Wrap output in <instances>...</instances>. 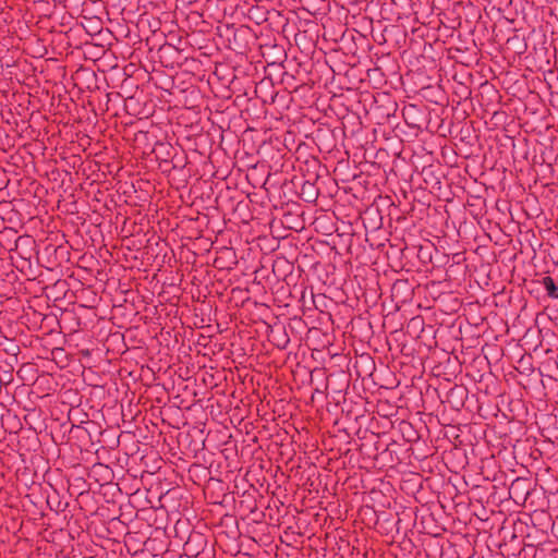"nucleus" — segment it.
Returning <instances> with one entry per match:
<instances>
[{"mask_svg": "<svg viewBox=\"0 0 558 558\" xmlns=\"http://www.w3.org/2000/svg\"><path fill=\"white\" fill-rule=\"evenodd\" d=\"M436 242L438 241L433 238L423 236L421 239V274H444V269L439 265L444 256L437 250Z\"/></svg>", "mask_w": 558, "mask_h": 558, "instance_id": "nucleus-7", "label": "nucleus"}, {"mask_svg": "<svg viewBox=\"0 0 558 558\" xmlns=\"http://www.w3.org/2000/svg\"><path fill=\"white\" fill-rule=\"evenodd\" d=\"M442 512H435L432 510H423L421 512V534H426V526L430 527L432 523L439 524L438 523V517L441 515Z\"/></svg>", "mask_w": 558, "mask_h": 558, "instance_id": "nucleus-15", "label": "nucleus"}, {"mask_svg": "<svg viewBox=\"0 0 558 558\" xmlns=\"http://www.w3.org/2000/svg\"><path fill=\"white\" fill-rule=\"evenodd\" d=\"M446 111V107H429L428 105H424L423 114H426L425 117V128L428 134H440L441 136H445V133L442 132L444 129V118L442 114Z\"/></svg>", "mask_w": 558, "mask_h": 558, "instance_id": "nucleus-11", "label": "nucleus"}, {"mask_svg": "<svg viewBox=\"0 0 558 558\" xmlns=\"http://www.w3.org/2000/svg\"><path fill=\"white\" fill-rule=\"evenodd\" d=\"M424 0H421V4H423Z\"/></svg>", "mask_w": 558, "mask_h": 558, "instance_id": "nucleus-22", "label": "nucleus"}, {"mask_svg": "<svg viewBox=\"0 0 558 558\" xmlns=\"http://www.w3.org/2000/svg\"><path fill=\"white\" fill-rule=\"evenodd\" d=\"M421 239L423 236L433 238L439 241L444 233L446 222V206L440 198L436 201L421 197Z\"/></svg>", "mask_w": 558, "mask_h": 558, "instance_id": "nucleus-2", "label": "nucleus"}, {"mask_svg": "<svg viewBox=\"0 0 558 558\" xmlns=\"http://www.w3.org/2000/svg\"><path fill=\"white\" fill-rule=\"evenodd\" d=\"M444 56V41H436L434 46L421 45V75L428 74L432 81H441L440 60Z\"/></svg>", "mask_w": 558, "mask_h": 558, "instance_id": "nucleus-5", "label": "nucleus"}, {"mask_svg": "<svg viewBox=\"0 0 558 558\" xmlns=\"http://www.w3.org/2000/svg\"><path fill=\"white\" fill-rule=\"evenodd\" d=\"M439 385L440 379L433 377L432 381L425 380L424 388L421 386V427L425 428L432 442L434 438L439 440L442 433L437 414L444 402L438 390Z\"/></svg>", "mask_w": 558, "mask_h": 558, "instance_id": "nucleus-1", "label": "nucleus"}, {"mask_svg": "<svg viewBox=\"0 0 558 558\" xmlns=\"http://www.w3.org/2000/svg\"><path fill=\"white\" fill-rule=\"evenodd\" d=\"M421 142H423V145L421 148L424 151H426L425 155H421V162L429 163L433 160V154H434L435 149L437 148V146L434 145V143H427L426 140L421 138Z\"/></svg>", "mask_w": 558, "mask_h": 558, "instance_id": "nucleus-18", "label": "nucleus"}, {"mask_svg": "<svg viewBox=\"0 0 558 558\" xmlns=\"http://www.w3.org/2000/svg\"><path fill=\"white\" fill-rule=\"evenodd\" d=\"M442 274L434 272L432 276L434 278L425 283L421 282V287H425V291L432 296L433 300H436V295L441 293L439 287L441 286L440 277Z\"/></svg>", "mask_w": 558, "mask_h": 558, "instance_id": "nucleus-16", "label": "nucleus"}, {"mask_svg": "<svg viewBox=\"0 0 558 558\" xmlns=\"http://www.w3.org/2000/svg\"><path fill=\"white\" fill-rule=\"evenodd\" d=\"M468 398V390L463 386L454 385L447 392V401L454 410H460Z\"/></svg>", "mask_w": 558, "mask_h": 558, "instance_id": "nucleus-14", "label": "nucleus"}, {"mask_svg": "<svg viewBox=\"0 0 558 558\" xmlns=\"http://www.w3.org/2000/svg\"><path fill=\"white\" fill-rule=\"evenodd\" d=\"M444 177L440 163L424 165L421 170V197L436 201L441 195V178Z\"/></svg>", "mask_w": 558, "mask_h": 558, "instance_id": "nucleus-6", "label": "nucleus"}, {"mask_svg": "<svg viewBox=\"0 0 558 558\" xmlns=\"http://www.w3.org/2000/svg\"><path fill=\"white\" fill-rule=\"evenodd\" d=\"M421 440L424 441L426 447L424 456L421 458V474L424 475H433L435 472L441 473V462L439 457L437 456V446L434 442H437L434 438L433 442L423 434L421 430Z\"/></svg>", "mask_w": 558, "mask_h": 558, "instance_id": "nucleus-10", "label": "nucleus"}, {"mask_svg": "<svg viewBox=\"0 0 558 558\" xmlns=\"http://www.w3.org/2000/svg\"><path fill=\"white\" fill-rule=\"evenodd\" d=\"M445 0H424L421 4V39L423 45L434 46V43L441 41L438 32L442 25L440 20V3Z\"/></svg>", "mask_w": 558, "mask_h": 558, "instance_id": "nucleus-3", "label": "nucleus"}, {"mask_svg": "<svg viewBox=\"0 0 558 558\" xmlns=\"http://www.w3.org/2000/svg\"><path fill=\"white\" fill-rule=\"evenodd\" d=\"M421 319L424 322V317L421 316ZM437 329L434 325H424L421 328V347L426 351H432L437 349V340H436Z\"/></svg>", "mask_w": 558, "mask_h": 558, "instance_id": "nucleus-13", "label": "nucleus"}, {"mask_svg": "<svg viewBox=\"0 0 558 558\" xmlns=\"http://www.w3.org/2000/svg\"><path fill=\"white\" fill-rule=\"evenodd\" d=\"M430 523V527L426 526V534L421 536V549L424 551L425 558H441L445 529L441 524Z\"/></svg>", "mask_w": 558, "mask_h": 558, "instance_id": "nucleus-8", "label": "nucleus"}, {"mask_svg": "<svg viewBox=\"0 0 558 558\" xmlns=\"http://www.w3.org/2000/svg\"><path fill=\"white\" fill-rule=\"evenodd\" d=\"M444 485L445 477L440 472H435L433 475L421 474V512L425 509L444 512L439 501V494Z\"/></svg>", "mask_w": 558, "mask_h": 558, "instance_id": "nucleus-4", "label": "nucleus"}, {"mask_svg": "<svg viewBox=\"0 0 558 558\" xmlns=\"http://www.w3.org/2000/svg\"><path fill=\"white\" fill-rule=\"evenodd\" d=\"M444 366L441 363H439V368L438 367H435L434 369H428L427 373L425 374V377L423 378L424 381L425 380H429L432 381V378L435 377V378H438L439 379V376L444 373Z\"/></svg>", "mask_w": 558, "mask_h": 558, "instance_id": "nucleus-19", "label": "nucleus"}, {"mask_svg": "<svg viewBox=\"0 0 558 558\" xmlns=\"http://www.w3.org/2000/svg\"><path fill=\"white\" fill-rule=\"evenodd\" d=\"M440 82L432 81V85H425L421 80V116L423 114L424 105L446 107L448 98Z\"/></svg>", "mask_w": 558, "mask_h": 558, "instance_id": "nucleus-9", "label": "nucleus"}, {"mask_svg": "<svg viewBox=\"0 0 558 558\" xmlns=\"http://www.w3.org/2000/svg\"><path fill=\"white\" fill-rule=\"evenodd\" d=\"M421 80L424 82L425 85H432V80H429L427 73H424L423 75H421Z\"/></svg>", "mask_w": 558, "mask_h": 558, "instance_id": "nucleus-20", "label": "nucleus"}, {"mask_svg": "<svg viewBox=\"0 0 558 558\" xmlns=\"http://www.w3.org/2000/svg\"><path fill=\"white\" fill-rule=\"evenodd\" d=\"M429 310H430V305H426L425 311H429Z\"/></svg>", "mask_w": 558, "mask_h": 558, "instance_id": "nucleus-21", "label": "nucleus"}, {"mask_svg": "<svg viewBox=\"0 0 558 558\" xmlns=\"http://www.w3.org/2000/svg\"><path fill=\"white\" fill-rule=\"evenodd\" d=\"M542 284L547 291V295L551 299H558V286L555 280L550 276H545L542 278Z\"/></svg>", "mask_w": 558, "mask_h": 558, "instance_id": "nucleus-17", "label": "nucleus"}, {"mask_svg": "<svg viewBox=\"0 0 558 558\" xmlns=\"http://www.w3.org/2000/svg\"><path fill=\"white\" fill-rule=\"evenodd\" d=\"M446 356L447 353L438 348L432 351H426L421 347V380L425 377L428 369H434L435 367L439 368V363H441L440 360Z\"/></svg>", "mask_w": 558, "mask_h": 558, "instance_id": "nucleus-12", "label": "nucleus"}]
</instances>
